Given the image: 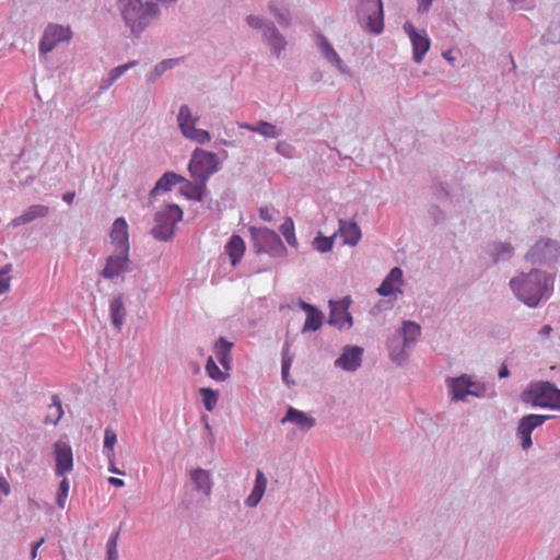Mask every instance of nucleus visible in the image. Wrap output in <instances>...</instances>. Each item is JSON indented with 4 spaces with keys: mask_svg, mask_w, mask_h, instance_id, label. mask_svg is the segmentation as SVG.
<instances>
[{
    "mask_svg": "<svg viewBox=\"0 0 560 560\" xmlns=\"http://www.w3.org/2000/svg\"><path fill=\"white\" fill-rule=\"evenodd\" d=\"M395 335L400 336V339L404 341L405 346H408L410 349H412L421 335V326L412 320H404L401 327L396 331Z\"/></svg>",
    "mask_w": 560,
    "mask_h": 560,
    "instance_id": "nucleus-24",
    "label": "nucleus"
},
{
    "mask_svg": "<svg viewBox=\"0 0 560 560\" xmlns=\"http://www.w3.org/2000/svg\"><path fill=\"white\" fill-rule=\"evenodd\" d=\"M198 118L192 117L188 105H182L177 115L178 127L183 136L197 143L205 144L210 141L211 137L207 130L196 128Z\"/></svg>",
    "mask_w": 560,
    "mask_h": 560,
    "instance_id": "nucleus-9",
    "label": "nucleus"
},
{
    "mask_svg": "<svg viewBox=\"0 0 560 560\" xmlns=\"http://www.w3.org/2000/svg\"><path fill=\"white\" fill-rule=\"evenodd\" d=\"M138 65V60H131L127 63L120 65L118 67L113 68L108 74L115 80V82L122 77L129 69L136 67Z\"/></svg>",
    "mask_w": 560,
    "mask_h": 560,
    "instance_id": "nucleus-47",
    "label": "nucleus"
},
{
    "mask_svg": "<svg viewBox=\"0 0 560 560\" xmlns=\"http://www.w3.org/2000/svg\"><path fill=\"white\" fill-rule=\"evenodd\" d=\"M292 364H281V377L282 381L289 386L295 385V382L290 377V369Z\"/></svg>",
    "mask_w": 560,
    "mask_h": 560,
    "instance_id": "nucleus-55",
    "label": "nucleus"
},
{
    "mask_svg": "<svg viewBox=\"0 0 560 560\" xmlns=\"http://www.w3.org/2000/svg\"><path fill=\"white\" fill-rule=\"evenodd\" d=\"M516 434L522 440L521 445H522L523 450H528L533 445L532 434H528V433H516Z\"/></svg>",
    "mask_w": 560,
    "mask_h": 560,
    "instance_id": "nucleus-58",
    "label": "nucleus"
},
{
    "mask_svg": "<svg viewBox=\"0 0 560 560\" xmlns=\"http://www.w3.org/2000/svg\"><path fill=\"white\" fill-rule=\"evenodd\" d=\"M117 443V435L116 432L110 429L106 428L104 432V445H103V453L107 457L108 462H113L115 457V444Z\"/></svg>",
    "mask_w": 560,
    "mask_h": 560,
    "instance_id": "nucleus-36",
    "label": "nucleus"
},
{
    "mask_svg": "<svg viewBox=\"0 0 560 560\" xmlns=\"http://www.w3.org/2000/svg\"><path fill=\"white\" fill-rule=\"evenodd\" d=\"M275 209L271 207H261L259 209V217L266 222H271L273 219Z\"/></svg>",
    "mask_w": 560,
    "mask_h": 560,
    "instance_id": "nucleus-57",
    "label": "nucleus"
},
{
    "mask_svg": "<svg viewBox=\"0 0 560 560\" xmlns=\"http://www.w3.org/2000/svg\"><path fill=\"white\" fill-rule=\"evenodd\" d=\"M183 210L175 203L167 205L162 211L154 215V226L151 234L154 238L163 242L170 241L174 235L175 225L182 221Z\"/></svg>",
    "mask_w": 560,
    "mask_h": 560,
    "instance_id": "nucleus-4",
    "label": "nucleus"
},
{
    "mask_svg": "<svg viewBox=\"0 0 560 560\" xmlns=\"http://www.w3.org/2000/svg\"><path fill=\"white\" fill-rule=\"evenodd\" d=\"M291 341L287 339L283 343L281 351V364H292L294 361V353L291 351Z\"/></svg>",
    "mask_w": 560,
    "mask_h": 560,
    "instance_id": "nucleus-50",
    "label": "nucleus"
},
{
    "mask_svg": "<svg viewBox=\"0 0 560 560\" xmlns=\"http://www.w3.org/2000/svg\"><path fill=\"white\" fill-rule=\"evenodd\" d=\"M276 19L278 20L279 24L282 26H288L290 24V18L289 14L284 11H277Z\"/></svg>",
    "mask_w": 560,
    "mask_h": 560,
    "instance_id": "nucleus-59",
    "label": "nucleus"
},
{
    "mask_svg": "<svg viewBox=\"0 0 560 560\" xmlns=\"http://www.w3.org/2000/svg\"><path fill=\"white\" fill-rule=\"evenodd\" d=\"M182 180H185V177H183L174 172H166L155 183V186L151 190L150 195H151V197H153L160 190L168 191L172 189L173 186H175L178 183H182Z\"/></svg>",
    "mask_w": 560,
    "mask_h": 560,
    "instance_id": "nucleus-34",
    "label": "nucleus"
},
{
    "mask_svg": "<svg viewBox=\"0 0 560 560\" xmlns=\"http://www.w3.org/2000/svg\"><path fill=\"white\" fill-rule=\"evenodd\" d=\"M110 240L116 252L129 253L128 224L124 218H117L114 221L110 231Z\"/></svg>",
    "mask_w": 560,
    "mask_h": 560,
    "instance_id": "nucleus-15",
    "label": "nucleus"
},
{
    "mask_svg": "<svg viewBox=\"0 0 560 560\" xmlns=\"http://www.w3.org/2000/svg\"><path fill=\"white\" fill-rule=\"evenodd\" d=\"M418 1V11L427 12L432 4L433 0H417Z\"/></svg>",
    "mask_w": 560,
    "mask_h": 560,
    "instance_id": "nucleus-61",
    "label": "nucleus"
},
{
    "mask_svg": "<svg viewBox=\"0 0 560 560\" xmlns=\"http://www.w3.org/2000/svg\"><path fill=\"white\" fill-rule=\"evenodd\" d=\"M541 38L547 43H558L560 40V25L551 23Z\"/></svg>",
    "mask_w": 560,
    "mask_h": 560,
    "instance_id": "nucleus-48",
    "label": "nucleus"
},
{
    "mask_svg": "<svg viewBox=\"0 0 560 560\" xmlns=\"http://www.w3.org/2000/svg\"><path fill=\"white\" fill-rule=\"evenodd\" d=\"M523 399L535 407L560 410V389L550 382L532 383L524 390Z\"/></svg>",
    "mask_w": 560,
    "mask_h": 560,
    "instance_id": "nucleus-3",
    "label": "nucleus"
},
{
    "mask_svg": "<svg viewBox=\"0 0 560 560\" xmlns=\"http://www.w3.org/2000/svg\"><path fill=\"white\" fill-rule=\"evenodd\" d=\"M256 253H266L272 257H282L287 248L280 236L268 228H250Z\"/></svg>",
    "mask_w": 560,
    "mask_h": 560,
    "instance_id": "nucleus-7",
    "label": "nucleus"
},
{
    "mask_svg": "<svg viewBox=\"0 0 560 560\" xmlns=\"http://www.w3.org/2000/svg\"><path fill=\"white\" fill-rule=\"evenodd\" d=\"M551 416H545V415H526L523 418H521L517 431L516 433H528L532 434V432L544 424L548 419H550Z\"/></svg>",
    "mask_w": 560,
    "mask_h": 560,
    "instance_id": "nucleus-29",
    "label": "nucleus"
},
{
    "mask_svg": "<svg viewBox=\"0 0 560 560\" xmlns=\"http://www.w3.org/2000/svg\"><path fill=\"white\" fill-rule=\"evenodd\" d=\"M290 422L295 424L301 431H308L316 425V419L294 407H289L281 423Z\"/></svg>",
    "mask_w": 560,
    "mask_h": 560,
    "instance_id": "nucleus-17",
    "label": "nucleus"
},
{
    "mask_svg": "<svg viewBox=\"0 0 560 560\" xmlns=\"http://www.w3.org/2000/svg\"><path fill=\"white\" fill-rule=\"evenodd\" d=\"M241 128L256 132L268 139H276L282 135V129L265 120H259L256 124H243Z\"/></svg>",
    "mask_w": 560,
    "mask_h": 560,
    "instance_id": "nucleus-26",
    "label": "nucleus"
},
{
    "mask_svg": "<svg viewBox=\"0 0 560 560\" xmlns=\"http://www.w3.org/2000/svg\"><path fill=\"white\" fill-rule=\"evenodd\" d=\"M129 253L116 252L107 257L106 265L101 271V276L108 280H114L120 273L128 271Z\"/></svg>",
    "mask_w": 560,
    "mask_h": 560,
    "instance_id": "nucleus-13",
    "label": "nucleus"
},
{
    "mask_svg": "<svg viewBox=\"0 0 560 560\" xmlns=\"http://www.w3.org/2000/svg\"><path fill=\"white\" fill-rule=\"evenodd\" d=\"M264 40L268 44L273 55L279 57L285 49L287 40L279 32L273 22H270L262 34Z\"/></svg>",
    "mask_w": 560,
    "mask_h": 560,
    "instance_id": "nucleus-18",
    "label": "nucleus"
},
{
    "mask_svg": "<svg viewBox=\"0 0 560 560\" xmlns=\"http://www.w3.org/2000/svg\"><path fill=\"white\" fill-rule=\"evenodd\" d=\"M267 487V478L261 470L256 471L255 485L252 493L245 500V503L249 508H255L264 497Z\"/></svg>",
    "mask_w": 560,
    "mask_h": 560,
    "instance_id": "nucleus-28",
    "label": "nucleus"
},
{
    "mask_svg": "<svg viewBox=\"0 0 560 560\" xmlns=\"http://www.w3.org/2000/svg\"><path fill=\"white\" fill-rule=\"evenodd\" d=\"M560 256V243L558 241L541 237L526 253L525 260L533 265L551 266Z\"/></svg>",
    "mask_w": 560,
    "mask_h": 560,
    "instance_id": "nucleus-8",
    "label": "nucleus"
},
{
    "mask_svg": "<svg viewBox=\"0 0 560 560\" xmlns=\"http://www.w3.org/2000/svg\"><path fill=\"white\" fill-rule=\"evenodd\" d=\"M117 8L120 16L135 38L158 21L161 9L153 0H118Z\"/></svg>",
    "mask_w": 560,
    "mask_h": 560,
    "instance_id": "nucleus-2",
    "label": "nucleus"
},
{
    "mask_svg": "<svg viewBox=\"0 0 560 560\" xmlns=\"http://www.w3.org/2000/svg\"><path fill=\"white\" fill-rule=\"evenodd\" d=\"M183 186L180 188V191L183 195H185L189 200L195 201H202L203 199V192L206 190V183L202 182L200 184L199 179H194V183L186 179L182 180Z\"/></svg>",
    "mask_w": 560,
    "mask_h": 560,
    "instance_id": "nucleus-31",
    "label": "nucleus"
},
{
    "mask_svg": "<svg viewBox=\"0 0 560 560\" xmlns=\"http://www.w3.org/2000/svg\"><path fill=\"white\" fill-rule=\"evenodd\" d=\"M363 348L359 346H346L341 354L335 360V368L346 372H355L362 365Z\"/></svg>",
    "mask_w": 560,
    "mask_h": 560,
    "instance_id": "nucleus-12",
    "label": "nucleus"
},
{
    "mask_svg": "<svg viewBox=\"0 0 560 560\" xmlns=\"http://www.w3.org/2000/svg\"><path fill=\"white\" fill-rule=\"evenodd\" d=\"M62 416H63V409H62L61 400L58 395H52L51 404L48 406V412L45 417L44 422L46 424L56 425L60 421Z\"/></svg>",
    "mask_w": 560,
    "mask_h": 560,
    "instance_id": "nucleus-35",
    "label": "nucleus"
},
{
    "mask_svg": "<svg viewBox=\"0 0 560 560\" xmlns=\"http://www.w3.org/2000/svg\"><path fill=\"white\" fill-rule=\"evenodd\" d=\"M245 252V243L238 235H233L225 245V253L229 255L231 265L236 266Z\"/></svg>",
    "mask_w": 560,
    "mask_h": 560,
    "instance_id": "nucleus-30",
    "label": "nucleus"
},
{
    "mask_svg": "<svg viewBox=\"0 0 560 560\" xmlns=\"http://www.w3.org/2000/svg\"><path fill=\"white\" fill-rule=\"evenodd\" d=\"M114 83H115V80H114L109 74H107V77H104V78L101 80V84H100V92L106 91V90H107V89H109Z\"/></svg>",
    "mask_w": 560,
    "mask_h": 560,
    "instance_id": "nucleus-60",
    "label": "nucleus"
},
{
    "mask_svg": "<svg viewBox=\"0 0 560 560\" xmlns=\"http://www.w3.org/2000/svg\"><path fill=\"white\" fill-rule=\"evenodd\" d=\"M323 318H324V314L318 308H315L313 312H311L306 315V319L303 325L302 331L305 332L308 330H312V331L318 330L323 325Z\"/></svg>",
    "mask_w": 560,
    "mask_h": 560,
    "instance_id": "nucleus-37",
    "label": "nucleus"
},
{
    "mask_svg": "<svg viewBox=\"0 0 560 560\" xmlns=\"http://www.w3.org/2000/svg\"><path fill=\"white\" fill-rule=\"evenodd\" d=\"M69 480L67 478H63L59 483L56 495V503L60 509H63L66 505V500L69 493Z\"/></svg>",
    "mask_w": 560,
    "mask_h": 560,
    "instance_id": "nucleus-45",
    "label": "nucleus"
},
{
    "mask_svg": "<svg viewBox=\"0 0 560 560\" xmlns=\"http://www.w3.org/2000/svg\"><path fill=\"white\" fill-rule=\"evenodd\" d=\"M404 32L409 36L412 45V59L421 63L425 54L430 49L431 40L424 30H417L409 21L402 25Z\"/></svg>",
    "mask_w": 560,
    "mask_h": 560,
    "instance_id": "nucleus-10",
    "label": "nucleus"
},
{
    "mask_svg": "<svg viewBox=\"0 0 560 560\" xmlns=\"http://www.w3.org/2000/svg\"><path fill=\"white\" fill-rule=\"evenodd\" d=\"M56 468L55 472L58 477H63L73 468V454L71 446L63 441H57L54 445Z\"/></svg>",
    "mask_w": 560,
    "mask_h": 560,
    "instance_id": "nucleus-14",
    "label": "nucleus"
},
{
    "mask_svg": "<svg viewBox=\"0 0 560 560\" xmlns=\"http://www.w3.org/2000/svg\"><path fill=\"white\" fill-rule=\"evenodd\" d=\"M271 21H265L261 18H259L257 15H253V14H250L246 18V23L248 24L249 27L255 28V30H261L262 33L265 32V28H267V25Z\"/></svg>",
    "mask_w": 560,
    "mask_h": 560,
    "instance_id": "nucleus-49",
    "label": "nucleus"
},
{
    "mask_svg": "<svg viewBox=\"0 0 560 560\" xmlns=\"http://www.w3.org/2000/svg\"><path fill=\"white\" fill-rule=\"evenodd\" d=\"M10 485L8 483V481L0 477V492H2L4 495H9L10 494Z\"/></svg>",
    "mask_w": 560,
    "mask_h": 560,
    "instance_id": "nucleus-62",
    "label": "nucleus"
},
{
    "mask_svg": "<svg viewBox=\"0 0 560 560\" xmlns=\"http://www.w3.org/2000/svg\"><path fill=\"white\" fill-rule=\"evenodd\" d=\"M206 372L208 376L217 382H224L229 376L228 372H223L217 365L212 357H209L206 363Z\"/></svg>",
    "mask_w": 560,
    "mask_h": 560,
    "instance_id": "nucleus-41",
    "label": "nucleus"
},
{
    "mask_svg": "<svg viewBox=\"0 0 560 560\" xmlns=\"http://www.w3.org/2000/svg\"><path fill=\"white\" fill-rule=\"evenodd\" d=\"M199 394L202 397V404L207 411H212L218 402L219 392L209 387H201Z\"/></svg>",
    "mask_w": 560,
    "mask_h": 560,
    "instance_id": "nucleus-39",
    "label": "nucleus"
},
{
    "mask_svg": "<svg viewBox=\"0 0 560 560\" xmlns=\"http://www.w3.org/2000/svg\"><path fill=\"white\" fill-rule=\"evenodd\" d=\"M280 232L284 236L287 243L292 247H298V240L294 233V223L291 218H287L280 225Z\"/></svg>",
    "mask_w": 560,
    "mask_h": 560,
    "instance_id": "nucleus-40",
    "label": "nucleus"
},
{
    "mask_svg": "<svg viewBox=\"0 0 560 560\" xmlns=\"http://www.w3.org/2000/svg\"><path fill=\"white\" fill-rule=\"evenodd\" d=\"M429 215L434 224H440L446 219L445 212L439 206H431L429 209Z\"/></svg>",
    "mask_w": 560,
    "mask_h": 560,
    "instance_id": "nucleus-51",
    "label": "nucleus"
},
{
    "mask_svg": "<svg viewBox=\"0 0 560 560\" xmlns=\"http://www.w3.org/2000/svg\"><path fill=\"white\" fill-rule=\"evenodd\" d=\"M299 305H300L301 310H303L306 313V315L308 313L313 312L316 308L315 306H313V305H311L307 302L302 301V300L300 301Z\"/></svg>",
    "mask_w": 560,
    "mask_h": 560,
    "instance_id": "nucleus-64",
    "label": "nucleus"
},
{
    "mask_svg": "<svg viewBox=\"0 0 560 560\" xmlns=\"http://www.w3.org/2000/svg\"><path fill=\"white\" fill-rule=\"evenodd\" d=\"M385 280L389 283H402V270L399 267H394L386 276Z\"/></svg>",
    "mask_w": 560,
    "mask_h": 560,
    "instance_id": "nucleus-53",
    "label": "nucleus"
},
{
    "mask_svg": "<svg viewBox=\"0 0 560 560\" xmlns=\"http://www.w3.org/2000/svg\"><path fill=\"white\" fill-rule=\"evenodd\" d=\"M553 331L552 327L550 325H544L540 330L538 331V334L541 336V337H545V338H548L551 332Z\"/></svg>",
    "mask_w": 560,
    "mask_h": 560,
    "instance_id": "nucleus-63",
    "label": "nucleus"
},
{
    "mask_svg": "<svg viewBox=\"0 0 560 560\" xmlns=\"http://www.w3.org/2000/svg\"><path fill=\"white\" fill-rule=\"evenodd\" d=\"M336 235L330 237L323 236L320 233L313 240V248L319 253H327L331 250L334 246V238Z\"/></svg>",
    "mask_w": 560,
    "mask_h": 560,
    "instance_id": "nucleus-42",
    "label": "nucleus"
},
{
    "mask_svg": "<svg viewBox=\"0 0 560 560\" xmlns=\"http://www.w3.org/2000/svg\"><path fill=\"white\" fill-rule=\"evenodd\" d=\"M173 62V59H165L155 65L153 70L147 74V81L154 82L155 80H158L168 68L172 67Z\"/></svg>",
    "mask_w": 560,
    "mask_h": 560,
    "instance_id": "nucleus-43",
    "label": "nucleus"
},
{
    "mask_svg": "<svg viewBox=\"0 0 560 560\" xmlns=\"http://www.w3.org/2000/svg\"><path fill=\"white\" fill-rule=\"evenodd\" d=\"M318 48L322 52V55L326 58V60L336 66L339 70L341 71H345L342 66H343V62L341 60V58L339 57V55L336 52V50L334 49V47L330 45V43L327 40V38L323 35H319L318 36Z\"/></svg>",
    "mask_w": 560,
    "mask_h": 560,
    "instance_id": "nucleus-33",
    "label": "nucleus"
},
{
    "mask_svg": "<svg viewBox=\"0 0 560 560\" xmlns=\"http://www.w3.org/2000/svg\"><path fill=\"white\" fill-rule=\"evenodd\" d=\"M293 150H294V148L291 144H289L288 142H284V141H280L276 145V151L280 155L285 156V158H292Z\"/></svg>",
    "mask_w": 560,
    "mask_h": 560,
    "instance_id": "nucleus-54",
    "label": "nucleus"
},
{
    "mask_svg": "<svg viewBox=\"0 0 560 560\" xmlns=\"http://www.w3.org/2000/svg\"><path fill=\"white\" fill-rule=\"evenodd\" d=\"M514 296L527 307L536 308L549 300L555 289V275L533 268L521 272L509 281Z\"/></svg>",
    "mask_w": 560,
    "mask_h": 560,
    "instance_id": "nucleus-1",
    "label": "nucleus"
},
{
    "mask_svg": "<svg viewBox=\"0 0 560 560\" xmlns=\"http://www.w3.org/2000/svg\"><path fill=\"white\" fill-rule=\"evenodd\" d=\"M119 538V530H116L106 544V560H118L117 542Z\"/></svg>",
    "mask_w": 560,
    "mask_h": 560,
    "instance_id": "nucleus-44",
    "label": "nucleus"
},
{
    "mask_svg": "<svg viewBox=\"0 0 560 560\" xmlns=\"http://www.w3.org/2000/svg\"><path fill=\"white\" fill-rule=\"evenodd\" d=\"M432 189H433V195L439 199H442V198H445L448 196V190H447L446 186L442 183L434 184Z\"/></svg>",
    "mask_w": 560,
    "mask_h": 560,
    "instance_id": "nucleus-56",
    "label": "nucleus"
},
{
    "mask_svg": "<svg viewBox=\"0 0 560 560\" xmlns=\"http://www.w3.org/2000/svg\"><path fill=\"white\" fill-rule=\"evenodd\" d=\"M233 342L229 341L224 337H220L214 343V354L225 371L231 370L232 366V348Z\"/></svg>",
    "mask_w": 560,
    "mask_h": 560,
    "instance_id": "nucleus-25",
    "label": "nucleus"
},
{
    "mask_svg": "<svg viewBox=\"0 0 560 560\" xmlns=\"http://www.w3.org/2000/svg\"><path fill=\"white\" fill-rule=\"evenodd\" d=\"M71 37V31L69 27H63L58 24H49L40 38L39 42V54L47 55L52 51L57 45L61 42L69 40Z\"/></svg>",
    "mask_w": 560,
    "mask_h": 560,
    "instance_id": "nucleus-11",
    "label": "nucleus"
},
{
    "mask_svg": "<svg viewBox=\"0 0 560 560\" xmlns=\"http://www.w3.org/2000/svg\"><path fill=\"white\" fill-rule=\"evenodd\" d=\"M330 305V312H329V319L328 324L338 328H342L345 324L348 325V327L352 326V316L347 311V305H341L339 303H335L332 301L329 302Z\"/></svg>",
    "mask_w": 560,
    "mask_h": 560,
    "instance_id": "nucleus-22",
    "label": "nucleus"
},
{
    "mask_svg": "<svg viewBox=\"0 0 560 560\" xmlns=\"http://www.w3.org/2000/svg\"><path fill=\"white\" fill-rule=\"evenodd\" d=\"M488 254L494 265L506 262L512 259L515 249L509 242H493L488 246Z\"/></svg>",
    "mask_w": 560,
    "mask_h": 560,
    "instance_id": "nucleus-19",
    "label": "nucleus"
},
{
    "mask_svg": "<svg viewBox=\"0 0 560 560\" xmlns=\"http://www.w3.org/2000/svg\"><path fill=\"white\" fill-rule=\"evenodd\" d=\"M387 349L390 357V360L397 365H401L409 357V352L411 349L408 346H405L404 341L400 339V336L394 335L387 341Z\"/></svg>",
    "mask_w": 560,
    "mask_h": 560,
    "instance_id": "nucleus-21",
    "label": "nucleus"
},
{
    "mask_svg": "<svg viewBox=\"0 0 560 560\" xmlns=\"http://www.w3.org/2000/svg\"><path fill=\"white\" fill-rule=\"evenodd\" d=\"M109 315L113 326L120 330L126 317V308L122 294L114 296L109 303Z\"/></svg>",
    "mask_w": 560,
    "mask_h": 560,
    "instance_id": "nucleus-27",
    "label": "nucleus"
},
{
    "mask_svg": "<svg viewBox=\"0 0 560 560\" xmlns=\"http://www.w3.org/2000/svg\"><path fill=\"white\" fill-rule=\"evenodd\" d=\"M338 233L343 238V243L354 246L361 240V229L357 222L351 220H339Z\"/></svg>",
    "mask_w": 560,
    "mask_h": 560,
    "instance_id": "nucleus-23",
    "label": "nucleus"
},
{
    "mask_svg": "<svg viewBox=\"0 0 560 560\" xmlns=\"http://www.w3.org/2000/svg\"><path fill=\"white\" fill-rule=\"evenodd\" d=\"M190 479L195 485V490L209 495L211 492V479L210 474L202 469L197 468L190 471Z\"/></svg>",
    "mask_w": 560,
    "mask_h": 560,
    "instance_id": "nucleus-32",
    "label": "nucleus"
},
{
    "mask_svg": "<svg viewBox=\"0 0 560 560\" xmlns=\"http://www.w3.org/2000/svg\"><path fill=\"white\" fill-rule=\"evenodd\" d=\"M49 213V208L44 205H33L30 206L21 215L14 218L10 222V226L18 228L23 224L31 223L36 219L45 218Z\"/></svg>",
    "mask_w": 560,
    "mask_h": 560,
    "instance_id": "nucleus-20",
    "label": "nucleus"
},
{
    "mask_svg": "<svg viewBox=\"0 0 560 560\" xmlns=\"http://www.w3.org/2000/svg\"><path fill=\"white\" fill-rule=\"evenodd\" d=\"M446 386L450 389L452 400L464 401L467 396H470L469 375L467 374H462L457 377H447Z\"/></svg>",
    "mask_w": 560,
    "mask_h": 560,
    "instance_id": "nucleus-16",
    "label": "nucleus"
},
{
    "mask_svg": "<svg viewBox=\"0 0 560 560\" xmlns=\"http://www.w3.org/2000/svg\"><path fill=\"white\" fill-rule=\"evenodd\" d=\"M12 270V265L8 264L0 269V294L7 292L10 288L11 277L9 276Z\"/></svg>",
    "mask_w": 560,
    "mask_h": 560,
    "instance_id": "nucleus-46",
    "label": "nucleus"
},
{
    "mask_svg": "<svg viewBox=\"0 0 560 560\" xmlns=\"http://www.w3.org/2000/svg\"><path fill=\"white\" fill-rule=\"evenodd\" d=\"M188 170L194 179H199L200 184L202 182L207 184L208 179L220 170L219 156L215 153L196 149Z\"/></svg>",
    "mask_w": 560,
    "mask_h": 560,
    "instance_id": "nucleus-6",
    "label": "nucleus"
},
{
    "mask_svg": "<svg viewBox=\"0 0 560 560\" xmlns=\"http://www.w3.org/2000/svg\"><path fill=\"white\" fill-rule=\"evenodd\" d=\"M355 13L359 23L369 32L376 35L383 32L384 11L382 0H360Z\"/></svg>",
    "mask_w": 560,
    "mask_h": 560,
    "instance_id": "nucleus-5",
    "label": "nucleus"
},
{
    "mask_svg": "<svg viewBox=\"0 0 560 560\" xmlns=\"http://www.w3.org/2000/svg\"><path fill=\"white\" fill-rule=\"evenodd\" d=\"M377 293L383 296H389L396 291L400 292L398 288H395L393 283L387 282L385 279L382 281L381 285L376 289Z\"/></svg>",
    "mask_w": 560,
    "mask_h": 560,
    "instance_id": "nucleus-52",
    "label": "nucleus"
},
{
    "mask_svg": "<svg viewBox=\"0 0 560 560\" xmlns=\"http://www.w3.org/2000/svg\"><path fill=\"white\" fill-rule=\"evenodd\" d=\"M469 392L470 396L477 398L492 397L494 395L493 388L487 386L485 383L472 381L469 376Z\"/></svg>",
    "mask_w": 560,
    "mask_h": 560,
    "instance_id": "nucleus-38",
    "label": "nucleus"
}]
</instances>
